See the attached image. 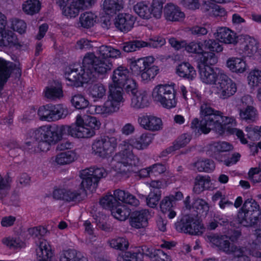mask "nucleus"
Segmentation results:
<instances>
[{
  "label": "nucleus",
  "mask_w": 261,
  "mask_h": 261,
  "mask_svg": "<svg viewBox=\"0 0 261 261\" xmlns=\"http://www.w3.org/2000/svg\"><path fill=\"white\" fill-rule=\"evenodd\" d=\"M153 135L150 133L142 134L136 138L123 141L119 144L120 150L116 153L112 159L113 168L118 173L128 177L137 166L139 159L136 156L133 148L143 150L151 143Z\"/></svg>",
  "instance_id": "f257e3e1"
},
{
  "label": "nucleus",
  "mask_w": 261,
  "mask_h": 261,
  "mask_svg": "<svg viewBox=\"0 0 261 261\" xmlns=\"http://www.w3.org/2000/svg\"><path fill=\"white\" fill-rule=\"evenodd\" d=\"M200 119L194 118L191 124V127L198 133L208 134L211 130H214L219 134L224 133V126L229 124L236 123V119L232 117L222 115L220 111L215 110L212 104L208 101H203L200 107Z\"/></svg>",
  "instance_id": "f03ea898"
},
{
  "label": "nucleus",
  "mask_w": 261,
  "mask_h": 261,
  "mask_svg": "<svg viewBox=\"0 0 261 261\" xmlns=\"http://www.w3.org/2000/svg\"><path fill=\"white\" fill-rule=\"evenodd\" d=\"M130 77L131 73L126 67L120 66L115 69L112 76L114 86H109L110 94L108 99L103 105L90 106L89 111L91 112V113L110 115L117 112L121 103L124 101L122 86Z\"/></svg>",
  "instance_id": "7ed1b4c3"
},
{
  "label": "nucleus",
  "mask_w": 261,
  "mask_h": 261,
  "mask_svg": "<svg viewBox=\"0 0 261 261\" xmlns=\"http://www.w3.org/2000/svg\"><path fill=\"white\" fill-rule=\"evenodd\" d=\"M198 68L200 80L206 85H215L220 98L227 99L236 93V83L223 71L202 65Z\"/></svg>",
  "instance_id": "20e7f679"
},
{
  "label": "nucleus",
  "mask_w": 261,
  "mask_h": 261,
  "mask_svg": "<svg viewBox=\"0 0 261 261\" xmlns=\"http://www.w3.org/2000/svg\"><path fill=\"white\" fill-rule=\"evenodd\" d=\"M96 53L98 57L93 53L86 54L84 57L83 64L89 71L93 73L94 71L100 75L106 74L112 69V62L108 58L117 59L121 56L119 49L107 45L99 46Z\"/></svg>",
  "instance_id": "39448f33"
},
{
  "label": "nucleus",
  "mask_w": 261,
  "mask_h": 261,
  "mask_svg": "<svg viewBox=\"0 0 261 261\" xmlns=\"http://www.w3.org/2000/svg\"><path fill=\"white\" fill-rule=\"evenodd\" d=\"M70 126L45 125L32 130L31 137L40 141L39 146L43 151H47L51 145L60 141L64 134L71 133Z\"/></svg>",
  "instance_id": "423d86ee"
},
{
  "label": "nucleus",
  "mask_w": 261,
  "mask_h": 261,
  "mask_svg": "<svg viewBox=\"0 0 261 261\" xmlns=\"http://www.w3.org/2000/svg\"><path fill=\"white\" fill-rule=\"evenodd\" d=\"M29 234L35 240L37 246L36 254L41 259H48L51 256V247L47 241L42 238L47 233V229L41 226L30 228Z\"/></svg>",
  "instance_id": "0eeeda50"
},
{
  "label": "nucleus",
  "mask_w": 261,
  "mask_h": 261,
  "mask_svg": "<svg viewBox=\"0 0 261 261\" xmlns=\"http://www.w3.org/2000/svg\"><path fill=\"white\" fill-rule=\"evenodd\" d=\"M175 225L178 231L194 236L201 235L205 229L201 221L197 216L191 214L184 216Z\"/></svg>",
  "instance_id": "6e6552de"
},
{
  "label": "nucleus",
  "mask_w": 261,
  "mask_h": 261,
  "mask_svg": "<svg viewBox=\"0 0 261 261\" xmlns=\"http://www.w3.org/2000/svg\"><path fill=\"white\" fill-rule=\"evenodd\" d=\"M175 94L173 86L165 84L155 86L152 95L153 99L160 102L163 107L171 109L176 105Z\"/></svg>",
  "instance_id": "1a4fd4ad"
},
{
  "label": "nucleus",
  "mask_w": 261,
  "mask_h": 261,
  "mask_svg": "<svg viewBox=\"0 0 261 261\" xmlns=\"http://www.w3.org/2000/svg\"><path fill=\"white\" fill-rule=\"evenodd\" d=\"M117 146L116 138L101 137L94 140L92 144V153L98 157L106 158L114 152Z\"/></svg>",
  "instance_id": "9d476101"
},
{
  "label": "nucleus",
  "mask_w": 261,
  "mask_h": 261,
  "mask_svg": "<svg viewBox=\"0 0 261 261\" xmlns=\"http://www.w3.org/2000/svg\"><path fill=\"white\" fill-rule=\"evenodd\" d=\"M65 77L67 81L68 85L79 87L82 86L84 83H88L94 77V75L83 66L80 67V71L77 68H67Z\"/></svg>",
  "instance_id": "9b49d317"
},
{
  "label": "nucleus",
  "mask_w": 261,
  "mask_h": 261,
  "mask_svg": "<svg viewBox=\"0 0 261 261\" xmlns=\"http://www.w3.org/2000/svg\"><path fill=\"white\" fill-rule=\"evenodd\" d=\"M107 175V172L103 167H91L81 171L82 181L81 185L84 188H96L99 180Z\"/></svg>",
  "instance_id": "f8f14e48"
},
{
  "label": "nucleus",
  "mask_w": 261,
  "mask_h": 261,
  "mask_svg": "<svg viewBox=\"0 0 261 261\" xmlns=\"http://www.w3.org/2000/svg\"><path fill=\"white\" fill-rule=\"evenodd\" d=\"M241 102L242 108L238 109L240 119L248 123L255 122L258 118V112L253 98L249 95H245L241 98Z\"/></svg>",
  "instance_id": "ddd939ff"
},
{
  "label": "nucleus",
  "mask_w": 261,
  "mask_h": 261,
  "mask_svg": "<svg viewBox=\"0 0 261 261\" xmlns=\"http://www.w3.org/2000/svg\"><path fill=\"white\" fill-rule=\"evenodd\" d=\"M38 114L41 120L54 121L64 118L67 110L61 105H47L39 108Z\"/></svg>",
  "instance_id": "4468645a"
},
{
  "label": "nucleus",
  "mask_w": 261,
  "mask_h": 261,
  "mask_svg": "<svg viewBox=\"0 0 261 261\" xmlns=\"http://www.w3.org/2000/svg\"><path fill=\"white\" fill-rule=\"evenodd\" d=\"M15 74L16 77H19L21 74L20 64L7 62L0 58V94L11 73Z\"/></svg>",
  "instance_id": "2eb2a0df"
},
{
  "label": "nucleus",
  "mask_w": 261,
  "mask_h": 261,
  "mask_svg": "<svg viewBox=\"0 0 261 261\" xmlns=\"http://www.w3.org/2000/svg\"><path fill=\"white\" fill-rule=\"evenodd\" d=\"M207 242L212 244L213 247L217 248L219 251L225 253L227 255H231L237 246L231 243L228 237L225 235H218L212 234L206 237Z\"/></svg>",
  "instance_id": "dca6fc26"
},
{
  "label": "nucleus",
  "mask_w": 261,
  "mask_h": 261,
  "mask_svg": "<svg viewBox=\"0 0 261 261\" xmlns=\"http://www.w3.org/2000/svg\"><path fill=\"white\" fill-rule=\"evenodd\" d=\"M79 189L71 190L58 189L54 191L53 197L58 200H62L67 202L80 201L82 200V195L85 194V189L81 185Z\"/></svg>",
  "instance_id": "f3484780"
},
{
  "label": "nucleus",
  "mask_w": 261,
  "mask_h": 261,
  "mask_svg": "<svg viewBox=\"0 0 261 261\" xmlns=\"http://www.w3.org/2000/svg\"><path fill=\"white\" fill-rule=\"evenodd\" d=\"M135 18L129 13H121L115 18V25L121 32L126 33L134 27Z\"/></svg>",
  "instance_id": "a211bd4d"
},
{
  "label": "nucleus",
  "mask_w": 261,
  "mask_h": 261,
  "mask_svg": "<svg viewBox=\"0 0 261 261\" xmlns=\"http://www.w3.org/2000/svg\"><path fill=\"white\" fill-rule=\"evenodd\" d=\"M129 65L132 72L136 74H141L147 67L150 66L154 61L152 56L141 58L135 60L130 59Z\"/></svg>",
  "instance_id": "6ab92c4d"
},
{
  "label": "nucleus",
  "mask_w": 261,
  "mask_h": 261,
  "mask_svg": "<svg viewBox=\"0 0 261 261\" xmlns=\"http://www.w3.org/2000/svg\"><path fill=\"white\" fill-rule=\"evenodd\" d=\"M140 125L151 131L159 130L162 128V121L160 118L153 115H144L138 118Z\"/></svg>",
  "instance_id": "aec40b11"
},
{
  "label": "nucleus",
  "mask_w": 261,
  "mask_h": 261,
  "mask_svg": "<svg viewBox=\"0 0 261 261\" xmlns=\"http://www.w3.org/2000/svg\"><path fill=\"white\" fill-rule=\"evenodd\" d=\"M148 215L149 212L146 210L133 212L129 219L130 225L137 229L146 227L148 225Z\"/></svg>",
  "instance_id": "412c9836"
},
{
  "label": "nucleus",
  "mask_w": 261,
  "mask_h": 261,
  "mask_svg": "<svg viewBox=\"0 0 261 261\" xmlns=\"http://www.w3.org/2000/svg\"><path fill=\"white\" fill-rule=\"evenodd\" d=\"M261 219V215L240 210L237 216V221L241 225L250 227L257 224Z\"/></svg>",
  "instance_id": "4be33fe9"
},
{
  "label": "nucleus",
  "mask_w": 261,
  "mask_h": 261,
  "mask_svg": "<svg viewBox=\"0 0 261 261\" xmlns=\"http://www.w3.org/2000/svg\"><path fill=\"white\" fill-rule=\"evenodd\" d=\"M185 16V13L180 8L173 4H167L164 8V17L168 21H180Z\"/></svg>",
  "instance_id": "5701e85b"
},
{
  "label": "nucleus",
  "mask_w": 261,
  "mask_h": 261,
  "mask_svg": "<svg viewBox=\"0 0 261 261\" xmlns=\"http://www.w3.org/2000/svg\"><path fill=\"white\" fill-rule=\"evenodd\" d=\"M215 37L219 41L225 44H236L238 42L236 33L226 28L218 29Z\"/></svg>",
  "instance_id": "b1692460"
},
{
  "label": "nucleus",
  "mask_w": 261,
  "mask_h": 261,
  "mask_svg": "<svg viewBox=\"0 0 261 261\" xmlns=\"http://www.w3.org/2000/svg\"><path fill=\"white\" fill-rule=\"evenodd\" d=\"M124 5L123 0H104L102 10L106 14L114 16L123 9Z\"/></svg>",
  "instance_id": "393cba45"
},
{
  "label": "nucleus",
  "mask_w": 261,
  "mask_h": 261,
  "mask_svg": "<svg viewBox=\"0 0 261 261\" xmlns=\"http://www.w3.org/2000/svg\"><path fill=\"white\" fill-rule=\"evenodd\" d=\"M149 105V98L146 92L140 91L132 95L130 106L134 109H143Z\"/></svg>",
  "instance_id": "a878e982"
},
{
  "label": "nucleus",
  "mask_w": 261,
  "mask_h": 261,
  "mask_svg": "<svg viewBox=\"0 0 261 261\" xmlns=\"http://www.w3.org/2000/svg\"><path fill=\"white\" fill-rule=\"evenodd\" d=\"M70 128L71 133H68V135L77 138H89L95 135V130L85 126V124L77 125L75 128L70 126Z\"/></svg>",
  "instance_id": "bb28decb"
},
{
  "label": "nucleus",
  "mask_w": 261,
  "mask_h": 261,
  "mask_svg": "<svg viewBox=\"0 0 261 261\" xmlns=\"http://www.w3.org/2000/svg\"><path fill=\"white\" fill-rule=\"evenodd\" d=\"M77 158L76 153L72 150H68L58 153L54 161L57 165H65L70 164Z\"/></svg>",
  "instance_id": "cd10ccee"
},
{
  "label": "nucleus",
  "mask_w": 261,
  "mask_h": 261,
  "mask_svg": "<svg viewBox=\"0 0 261 261\" xmlns=\"http://www.w3.org/2000/svg\"><path fill=\"white\" fill-rule=\"evenodd\" d=\"M174 203L173 195L165 197L160 203V208L162 212L164 214H167V217L169 219H172L176 216V212L172 210Z\"/></svg>",
  "instance_id": "c85d7f7f"
},
{
  "label": "nucleus",
  "mask_w": 261,
  "mask_h": 261,
  "mask_svg": "<svg viewBox=\"0 0 261 261\" xmlns=\"http://www.w3.org/2000/svg\"><path fill=\"white\" fill-rule=\"evenodd\" d=\"M76 123L77 125L85 124V126L95 130H98L101 125L100 122L96 117L89 115L82 117L78 115L76 118Z\"/></svg>",
  "instance_id": "c756f323"
},
{
  "label": "nucleus",
  "mask_w": 261,
  "mask_h": 261,
  "mask_svg": "<svg viewBox=\"0 0 261 261\" xmlns=\"http://www.w3.org/2000/svg\"><path fill=\"white\" fill-rule=\"evenodd\" d=\"M176 73L179 76L189 80H192L196 74L193 67L188 62L179 64L176 68Z\"/></svg>",
  "instance_id": "7c9ffc66"
},
{
  "label": "nucleus",
  "mask_w": 261,
  "mask_h": 261,
  "mask_svg": "<svg viewBox=\"0 0 261 261\" xmlns=\"http://www.w3.org/2000/svg\"><path fill=\"white\" fill-rule=\"evenodd\" d=\"M54 84L55 85L46 87L44 91L45 97L51 100H55L63 96V91L60 83L54 82Z\"/></svg>",
  "instance_id": "2f4dec72"
},
{
  "label": "nucleus",
  "mask_w": 261,
  "mask_h": 261,
  "mask_svg": "<svg viewBox=\"0 0 261 261\" xmlns=\"http://www.w3.org/2000/svg\"><path fill=\"white\" fill-rule=\"evenodd\" d=\"M59 261H87L86 258L73 249L63 250L59 253Z\"/></svg>",
  "instance_id": "473e14b6"
},
{
  "label": "nucleus",
  "mask_w": 261,
  "mask_h": 261,
  "mask_svg": "<svg viewBox=\"0 0 261 261\" xmlns=\"http://www.w3.org/2000/svg\"><path fill=\"white\" fill-rule=\"evenodd\" d=\"M134 10L141 18L144 19H149L152 16L150 10L146 2L141 1L137 3L134 6Z\"/></svg>",
  "instance_id": "72a5a7b5"
},
{
  "label": "nucleus",
  "mask_w": 261,
  "mask_h": 261,
  "mask_svg": "<svg viewBox=\"0 0 261 261\" xmlns=\"http://www.w3.org/2000/svg\"><path fill=\"white\" fill-rule=\"evenodd\" d=\"M194 166L199 172H210L215 169V164L210 159H199L194 163Z\"/></svg>",
  "instance_id": "f704fd0d"
},
{
  "label": "nucleus",
  "mask_w": 261,
  "mask_h": 261,
  "mask_svg": "<svg viewBox=\"0 0 261 261\" xmlns=\"http://www.w3.org/2000/svg\"><path fill=\"white\" fill-rule=\"evenodd\" d=\"M226 64L228 68L232 72L242 73L246 69V63L240 58H229Z\"/></svg>",
  "instance_id": "c9c22d12"
},
{
  "label": "nucleus",
  "mask_w": 261,
  "mask_h": 261,
  "mask_svg": "<svg viewBox=\"0 0 261 261\" xmlns=\"http://www.w3.org/2000/svg\"><path fill=\"white\" fill-rule=\"evenodd\" d=\"M146 42L141 40H133L124 42L121 45L122 49L126 53L137 51L146 47Z\"/></svg>",
  "instance_id": "e433bc0d"
},
{
  "label": "nucleus",
  "mask_w": 261,
  "mask_h": 261,
  "mask_svg": "<svg viewBox=\"0 0 261 261\" xmlns=\"http://www.w3.org/2000/svg\"><path fill=\"white\" fill-rule=\"evenodd\" d=\"M16 43V37L11 31L6 30L0 33V46H12Z\"/></svg>",
  "instance_id": "4c0bfd02"
},
{
  "label": "nucleus",
  "mask_w": 261,
  "mask_h": 261,
  "mask_svg": "<svg viewBox=\"0 0 261 261\" xmlns=\"http://www.w3.org/2000/svg\"><path fill=\"white\" fill-rule=\"evenodd\" d=\"M97 16L91 12L82 13L80 18L79 22L83 28L89 29L93 27L96 21Z\"/></svg>",
  "instance_id": "58836bf2"
},
{
  "label": "nucleus",
  "mask_w": 261,
  "mask_h": 261,
  "mask_svg": "<svg viewBox=\"0 0 261 261\" xmlns=\"http://www.w3.org/2000/svg\"><path fill=\"white\" fill-rule=\"evenodd\" d=\"M111 214L113 216L119 221H125L130 215V210L119 203L115 207L112 208Z\"/></svg>",
  "instance_id": "ea45409f"
},
{
  "label": "nucleus",
  "mask_w": 261,
  "mask_h": 261,
  "mask_svg": "<svg viewBox=\"0 0 261 261\" xmlns=\"http://www.w3.org/2000/svg\"><path fill=\"white\" fill-rule=\"evenodd\" d=\"M210 180L205 176L198 175L195 179L193 191L197 194H200L209 187Z\"/></svg>",
  "instance_id": "a19ab883"
},
{
  "label": "nucleus",
  "mask_w": 261,
  "mask_h": 261,
  "mask_svg": "<svg viewBox=\"0 0 261 261\" xmlns=\"http://www.w3.org/2000/svg\"><path fill=\"white\" fill-rule=\"evenodd\" d=\"M198 62V67L202 65L204 67L211 66L216 64L218 62V58L216 55L213 53L204 51L202 54Z\"/></svg>",
  "instance_id": "79ce46f5"
},
{
  "label": "nucleus",
  "mask_w": 261,
  "mask_h": 261,
  "mask_svg": "<svg viewBox=\"0 0 261 261\" xmlns=\"http://www.w3.org/2000/svg\"><path fill=\"white\" fill-rule=\"evenodd\" d=\"M40 3L38 0H27L22 5V10L27 14L32 15L39 12Z\"/></svg>",
  "instance_id": "37998d69"
},
{
  "label": "nucleus",
  "mask_w": 261,
  "mask_h": 261,
  "mask_svg": "<svg viewBox=\"0 0 261 261\" xmlns=\"http://www.w3.org/2000/svg\"><path fill=\"white\" fill-rule=\"evenodd\" d=\"M89 91L93 98L102 99L106 96V89L102 84L99 83L90 85Z\"/></svg>",
  "instance_id": "c03bdc74"
},
{
  "label": "nucleus",
  "mask_w": 261,
  "mask_h": 261,
  "mask_svg": "<svg viewBox=\"0 0 261 261\" xmlns=\"http://www.w3.org/2000/svg\"><path fill=\"white\" fill-rule=\"evenodd\" d=\"M166 0H152L150 10L152 16L156 19H160L163 14V6Z\"/></svg>",
  "instance_id": "a18cd8bd"
},
{
  "label": "nucleus",
  "mask_w": 261,
  "mask_h": 261,
  "mask_svg": "<svg viewBox=\"0 0 261 261\" xmlns=\"http://www.w3.org/2000/svg\"><path fill=\"white\" fill-rule=\"evenodd\" d=\"M240 210L261 215V209L259 204L252 198H249L245 200Z\"/></svg>",
  "instance_id": "49530a36"
},
{
  "label": "nucleus",
  "mask_w": 261,
  "mask_h": 261,
  "mask_svg": "<svg viewBox=\"0 0 261 261\" xmlns=\"http://www.w3.org/2000/svg\"><path fill=\"white\" fill-rule=\"evenodd\" d=\"M204 48L208 50L210 53H220L223 50V47L219 42L215 39H207L203 41Z\"/></svg>",
  "instance_id": "de8ad7c7"
},
{
  "label": "nucleus",
  "mask_w": 261,
  "mask_h": 261,
  "mask_svg": "<svg viewBox=\"0 0 261 261\" xmlns=\"http://www.w3.org/2000/svg\"><path fill=\"white\" fill-rule=\"evenodd\" d=\"M190 141V137L187 134L182 135L175 142L173 146L168 148L166 151L167 153H171L172 152L179 149V148L185 146Z\"/></svg>",
  "instance_id": "09e8293b"
},
{
  "label": "nucleus",
  "mask_w": 261,
  "mask_h": 261,
  "mask_svg": "<svg viewBox=\"0 0 261 261\" xmlns=\"http://www.w3.org/2000/svg\"><path fill=\"white\" fill-rule=\"evenodd\" d=\"M100 204L105 208L109 209L112 212V208L115 207L119 202L114 198L113 195H107L102 198L99 201Z\"/></svg>",
  "instance_id": "8fccbe9b"
},
{
  "label": "nucleus",
  "mask_w": 261,
  "mask_h": 261,
  "mask_svg": "<svg viewBox=\"0 0 261 261\" xmlns=\"http://www.w3.org/2000/svg\"><path fill=\"white\" fill-rule=\"evenodd\" d=\"M257 49L258 46L255 40L250 39L243 47L242 54L244 56L251 57L257 52Z\"/></svg>",
  "instance_id": "3c124183"
},
{
  "label": "nucleus",
  "mask_w": 261,
  "mask_h": 261,
  "mask_svg": "<svg viewBox=\"0 0 261 261\" xmlns=\"http://www.w3.org/2000/svg\"><path fill=\"white\" fill-rule=\"evenodd\" d=\"M159 69L156 66H150L147 67L140 74L141 79L145 82H149L153 79L158 74Z\"/></svg>",
  "instance_id": "603ef678"
},
{
  "label": "nucleus",
  "mask_w": 261,
  "mask_h": 261,
  "mask_svg": "<svg viewBox=\"0 0 261 261\" xmlns=\"http://www.w3.org/2000/svg\"><path fill=\"white\" fill-rule=\"evenodd\" d=\"M82 10L75 3L74 0H72L70 6L64 7L63 8V14L67 17H75L79 14L80 11Z\"/></svg>",
  "instance_id": "864d4df0"
},
{
  "label": "nucleus",
  "mask_w": 261,
  "mask_h": 261,
  "mask_svg": "<svg viewBox=\"0 0 261 261\" xmlns=\"http://www.w3.org/2000/svg\"><path fill=\"white\" fill-rule=\"evenodd\" d=\"M72 105L77 109H84L89 105V101L83 95L77 94L74 95L71 99Z\"/></svg>",
  "instance_id": "5fc2aeb1"
},
{
  "label": "nucleus",
  "mask_w": 261,
  "mask_h": 261,
  "mask_svg": "<svg viewBox=\"0 0 261 261\" xmlns=\"http://www.w3.org/2000/svg\"><path fill=\"white\" fill-rule=\"evenodd\" d=\"M111 247L120 250H124L127 249L128 247V242L124 238H117L112 239L109 242Z\"/></svg>",
  "instance_id": "6e6d98bb"
},
{
  "label": "nucleus",
  "mask_w": 261,
  "mask_h": 261,
  "mask_svg": "<svg viewBox=\"0 0 261 261\" xmlns=\"http://www.w3.org/2000/svg\"><path fill=\"white\" fill-rule=\"evenodd\" d=\"M203 42L200 41H193L186 45V50L189 53L196 54H202L204 52Z\"/></svg>",
  "instance_id": "4d7b16f0"
},
{
  "label": "nucleus",
  "mask_w": 261,
  "mask_h": 261,
  "mask_svg": "<svg viewBox=\"0 0 261 261\" xmlns=\"http://www.w3.org/2000/svg\"><path fill=\"white\" fill-rule=\"evenodd\" d=\"M161 197L160 190L151 191L147 197L146 202L148 206L154 208L158 205Z\"/></svg>",
  "instance_id": "13d9d810"
},
{
  "label": "nucleus",
  "mask_w": 261,
  "mask_h": 261,
  "mask_svg": "<svg viewBox=\"0 0 261 261\" xmlns=\"http://www.w3.org/2000/svg\"><path fill=\"white\" fill-rule=\"evenodd\" d=\"M32 130L31 131L30 133L31 140L28 141L25 143L24 145V149L28 150L31 153H38L40 151H42L39 146L40 141L32 138Z\"/></svg>",
  "instance_id": "bf43d9fd"
},
{
  "label": "nucleus",
  "mask_w": 261,
  "mask_h": 261,
  "mask_svg": "<svg viewBox=\"0 0 261 261\" xmlns=\"http://www.w3.org/2000/svg\"><path fill=\"white\" fill-rule=\"evenodd\" d=\"M206 153L210 156L215 158L219 161L221 160V156L219 151L217 142H214L207 146Z\"/></svg>",
  "instance_id": "052dcab7"
},
{
  "label": "nucleus",
  "mask_w": 261,
  "mask_h": 261,
  "mask_svg": "<svg viewBox=\"0 0 261 261\" xmlns=\"http://www.w3.org/2000/svg\"><path fill=\"white\" fill-rule=\"evenodd\" d=\"M3 242L10 248L13 249L21 248L24 246L23 242L18 238H7L3 239Z\"/></svg>",
  "instance_id": "680f3d73"
},
{
  "label": "nucleus",
  "mask_w": 261,
  "mask_h": 261,
  "mask_svg": "<svg viewBox=\"0 0 261 261\" xmlns=\"http://www.w3.org/2000/svg\"><path fill=\"white\" fill-rule=\"evenodd\" d=\"M249 84L252 86L261 84V70H255L251 71L248 77Z\"/></svg>",
  "instance_id": "e2e57ef3"
},
{
  "label": "nucleus",
  "mask_w": 261,
  "mask_h": 261,
  "mask_svg": "<svg viewBox=\"0 0 261 261\" xmlns=\"http://www.w3.org/2000/svg\"><path fill=\"white\" fill-rule=\"evenodd\" d=\"M122 87L125 90L127 93H130L132 95L137 92V86L136 81L130 77L126 82H124V85Z\"/></svg>",
  "instance_id": "0e129e2a"
},
{
  "label": "nucleus",
  "mask_w": 261,
  "mask_h": 261,
  "mask_svg": "<svg viewBox=\"0 0 261 261\" xmlns=\"http://www.w3.org/2000/svg\"><path fill=\"white\" fill-rule=\"evenodd\" d=\"M193 207L200 211H202V213L206 214L209 211V205L208 203L204 199L198 198L194 200L193 203Z\"/></svg>",
  "instance_id": "69168bd1"
},
{
  "label": "nucleus",
  "mask_w": 261,
  "mask_h": 261,
  "mask_svg": "<svg viewBox=\"0 0 261 261\" xmlns=\"http://www.w3.org/2000/svg\"><path fill=\"white\" fill-rule=\"evenodd\" d=\"M231 255L237 258V261H250L249 257L245 254V248L237 246Z\"/></svg>",
  "instance_id": "338daca9"
},
{
  "label": "nucleus",
  "mask_w": 261,
  "mask_h": 261,
  "mask_svg": "<svg viewBox=\"0 0 261 261\" xmlns=\"http://www.w3.org/2000/svg\"><path fill=\"white\" fill-rule=\"evenodd\" d=\"M117 260L118 261H141V259L137 256L136 253H132L130 251L125 252L119 255Z\"/></svg>",
  "instance_id": "774afa93"
}]
</instances>
